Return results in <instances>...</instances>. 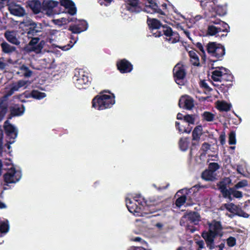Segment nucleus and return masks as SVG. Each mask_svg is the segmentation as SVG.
Segmentation results:
<instances>
[{
    "label": "nucleus",
    "mask_w": 250,
    "mask_h": 250,
    "mask_svg": "<svg viewBox=\"0 0 250 250\" xmlns=\"http://www.w3.org/2000/svg\"><path fill=\"white\" fill-rule=\"evenodd\" d=\"M210 145L208 143L204 142L202 144L200 149V150L202 151L201 156H205L207 154L208 151L210 149Z\"/></svg>",
    "instance_id": "79ce46f5"
},
{
    "label": "nucleus",
    "mask_w": 250,
    "mask_h": 250,
    "mask_svg": "<svg viewBox=\"0 0 250 250\" xmlns=\"http://www.w3.org/2000/svg\"><path fill=\"white\" fill-rule=\"evenodd\" d=\"M202 117L204 120L208 122H211L214 119V115L208 111H205L202 114Z\"/></svg>",
    "instance_id": "a19ab883"
},
{
    "label": "nucleus",
    "mask_w": 250,
    "mask_h": 250,
    "mask_svg": "<svg viewBox=\"0 0 250 250\" xmlns=\"http://www.w3.org/2000/svg\"><path fill=\"white\" fill-rule=\"evenodd\" d=\"M8 111V102L0 99V123L3 120Z\"/></svg>",
    "instance_id": "cd10ccee"
},
{
    "label": "nucleus",
    "mask_w": 250,
    "mask_h": 250,
    "mask_svg": "<svg viewBox=\"0 0 250 250\" xmlns=\"http://www.w3.org/2000/svg\"><path fill=\"white\" fill-rule=\"evenodd\" d=\"M235 215L244 218H248L249 216V214L245 212L239 206L237 207V209H236Z\"/></svg>",
    "instance_id": "8fccbe9b"
},
{
    "label": "nucleus",
    "mask_w": 250,
    "mask_h": 250,
    "mask_svg": "<svg viewBox=\"0 0 250 250\" xmlns=\"http://www.w3.org/2000/svg\"><path fill=\"white\" fill-rule=\"evenodd\" d=\"M117 69L121 73H127L130 72L133 68L131 63L125 59L118 61L116 62Z\"/></svg>",
    "instance_id": "4468645a"
},
{
    "label": "nucleus",
    "mask_w": 250,
    "mask_h": 250,
    "mask_svg": "<svg viewBox=\"0 0 250 250\" xmlns=\"http://www.w3.org/2000/svg\"><path fill=\"white\" fill-rule=\"evenodd\" d=\"M231 105L226 102H222L218 105V108L221 111H228Z\"/></svg>",
    "instance_id": "de8ad7c7"
},
{
    "label": "nucleus",
    "mask_w": 250,
    "mask_h": 250,
    "mask_svg": "<svg viewBox=\"0 0 250 250\" xmlns=\"http://www.w3.org/2000/svg\"><path fill=\"white\" fill-rule=\"evenodd\" d=\"M210 23L216 25H209L207 28V34L210 36L216 35L217 33L223 32L228 33L229 32L230 27L228 23L221 21L220 19H214L211 20Z\"/></svg>",
    "instance_id": "20e7f679"
},
{
    "label": "nucleus",
    "mask_w": 250,
    "mask_h": 250,
    "mask_svg": "<svg viewBox=\"0 0 250 250\" xmlns=\"http://www.w3.org/2000/svg\"><path fill=\"white\" fill-rule=\"evenodd\" d=\"M187 200V196L183 195L178 197L175 201V205L177 207L180 208L185 203Z\"/></svg>",
    "instance_id": "58836bf2"
},
{
    "label": "nucleus",
    "mask_w": 250,
    "mask_h": 250,
    "mask_svg": "<svg viewBox=\"0 0 250 250\" xmlns=\"http://www.w3.org/2000/svg\"><path fill=\"white\" fill-rule=\"evenodd\" d=\"M158 203L157 200L151 198L147 200L144 199L143 202H141V204L143 207L144 211L147 212L146 215V218H150L151 216H147V215L156 212L159 210V207H157Z\"/></svg>",
    "instance_id": "0eeeda50"
},
{
    "label": "nucleus",
    "mask_w": 250,
    "mask_h": 250,
    "mask_svg": "<svg viewBox=\"0 0 250 250\" xmlns=\"http://www.w3.org/2000/svg\"><path fill=\"white\" fill-rule=\"evenodd\" d=\"M201 177L207 181H213L215 179L214 173L208 169H206L202 173Z\"/></svg>",
    "instance_id": "7c9ffc66"
},
{
    "label": "nucleus",
    "mask_w": 250,
    "mask_h": 250,
    "mask_svg": "<svg viewBox=\"0 0 250 250\" xmlns=\"http://www.w3.org/2000/svg\"><path fill=\"white\" fill-rule=\"evenodd\" d=\"M73 79L75 86L79 89H82L83 85L90 83L91 79L84 71H81L78 75H75Z\"/></svg>",
    "instance_id": "ddd939ff"
},
{
    "label": "nucleus",
    "mask_w": 250,
    "mask_h": 250,
    "mask_svg": "<svg viewBox=\"0 0 250 250\" xmlns=\"http://www.w3.org/2000/svg\"><path fill=\"white\" fill-rule=\"evenodd\" d=\"M4 36L6 40L15 45H19L20 42L17 37V33L15 31L7 30L4 34Z\"/></svg>",
    "instance_id": "b1692460"
},
{
    "label": "nucleus",
    "mask_w": 250,
    "mask_h": 250,
    "mask_svg": "<svg viewBox=\"0 0 250 250\" xmlns=\"http://www.w3.org/2000/svg\"><path fill=\"white\" fill-rule=\"evenodd\" d=\"M126 9L132 13H139L142 11L139 0H125Z\"/></svg>",
    "instance_id": "aec40b11"
},
{
    "label": "nucleus",
    "mask_w": 250,
    "mask_h": 250,
    "mask_svg": "<svg viewBox=\"0 0 250 250\" xmlns=\"http://www.w3.org/2000/svg\"><path fill=\"white\" fill-rule=\"evenodd\" d=\"M208 225L209 227L208 231H211L213 234L217 236L222 235L221 234H220V232L223 229V227L220 221L213 220L212 223H208Z\"/></svg>",
    "instance_id": "5701e85b"
},
{
    "label": "nucleus",
    "mask_w": 250,
    "mask_h": 250,
    "mask_svg": "<svg viewBox=\"0 0 250 250\" xmlns=\"http://www.w3.org/2000/svg\"><path fill=\"white\" fill-rule=\"evenodd\" d=\"M219 140L222 145H224L226 142V136L224 132H222L219 138Z\"/></svg>",
    "instance_id": "680f3d73"
},
{
    "label": "nucleus",
    "mask_w": 250,
    "mask_h": 250,
    "mask_svg": "<svg viewBox=\"0 0 250 250\" xmlns=\"http://www.w3.org/2000/svg\"><path fill=\"white\" fill-rule=\"evenodd\" d=\"M162 30L158 32H153L155 37L164 36L165 41L169 43H175L179 42L180 35L176 31H173L171 27L167 24H164Z\"/></svg>",
    "instance_id": "f03ea898"
},
{
    "label": "nucleus",
    "mask_w": 250,
    "mask_h": 250,
    "mask_svg": "<svg viewBox=\"0 0 250 250\" xmlns=\"http://www.w3.org/2000/svg\"><path fill=\"white\" fill-rule=\"evenodd\" d=\"M146 23L149 29L153 32H158L162 30L164 26L161 21L157 19L147 18Z\"/></svg>",
    "instance_id": "dca6fc26"
},
{
    "label": "nucleus",
    "mask_w": 250,
    "mask_h": 250,
    "mask_svg": "<svg viewBox=\"0 0 250 250\" xmlns=\"http://www.w3.org/2000/svg\"><path fill=\"white\" fill-rule=\"evenodd\" d=\"M31 96H32V98L34 99L41 100L46 97V94L37 90H33L31 91Z\"/></svg>",
    "instance_id": "c9c22d12"
},
{
    "label": "nucleus",
    "mask_w": 250,
    "mask_h": 250,
    "mask_svg": "<svg viewBox=\"0 0 250 250\" xmlns=\"http://www.w3.org/2000/svg\"><path fill=\"white\" fill-rule=\"evenodd\" d=\"M236 135L234 131H232L229 134V144L230 145H235L236 144Z\"/></svg>",
    "instance_id": "3c124183"
},
{
    "label": "nucleus",
    "mask_w": 250,
    "mask_h": 250,
    "mask_svg": "<svg viewBox=\"0 0 250 250\" xmlns=\"http://www.w3.org/2000/svg\"><path fill=\"white\" fill-rule=\"evenodd\" d=\"M28 5L35 14H39L41 11V3L39 0L29 1Z\"/></svg>",
    "instance_id": "bb28decb"
},
{
    "label": "nucleus",
    "mask_w": 250,
    "mask_h": 250,
    "mask_svg": "<svg viewBox=\"0 0 250 250\" xmlns=\"http://www.w3.org/2000/svg\"><path fill=\"white\" fill-rule=\"evenodd\" d=\"M236 239L232 236H230L227 239V245L229 247H232L236 245Z\"/></svg>",
    "instance_id": "5fc2aeb1"
},
{
    "label": "nucleus",
    "mask_w": 250,
    "mask_h": 250,
    "mask_svg": "<svg viewBox=\"0 0 250 250\" xmlns=\"http://www.w3.org/2000/svg\"><path fill=\"white\" fill-rule=\"evenodd\" d=\"M202 126L201 125H197L194 128L192 133V147L198 146L199 145V142L200 140V137L202 135Z\"/></svg>",
    "instance_id": "412c9836"
},
{
    "label": "nucleus",
    "mask_w": 250,
    "mask_h": 250,
    "mask_svg": "<svg viewBox=\"0 0 250 250\" xmlns=\"http://www.w3.org/2000/svg\"><path fill=\"white\" fill-rule=\"evenodd\" d=\"M189 142L188 138H181L179 142V146L182 151H186L188 148Z\"/></svg>",
    "instance_id": "f704fd0d"
},
{
    "label": "nucleus",
    "mask_w": 250,
    "mask_h": 250,
    "mask_svg": "<svg viewBox=\"0 0 250 250\" xmlns=\"http://www.w3.org/2000/svg\"><path fill=\"white\" fill-rule=\"evenodd\" d=\"M231 183V180L229 178H225L223 180L220 181L217 184V187L219 190H222L227 189V187Z\"/></svg>",
    "instance_id": "72a5a7b5"
},
{
    "label": "nucleus",
    "mask_w": 250,
    "mask_h": 250,
    "mask_svg": "<svg viewBox=\"0 0 250 250\" xmlns=\"http://www.w3.org/2000/svg\"><path fill=\"white\" fill-rule=\"evenodd\" d=\"M249 185L248 181L246 179H243L239 182H238L236 184H235L234 187L235 188H241L244 187H248Z\"/></svg>",
    "instance_id": "49530a36"
},
{
    "label": "nucleus",
    "mask_w": 250,
    "mask_h": 250,
    "mask_svg": "<svg viewBox=\"0 0 250 250\" xmlns=\"http://www.w3.org/2000/svg\"><path fill=\"white\" fill-rule=\"evenodd\" d=\"M173 74L176 83L180 85H183V80L187 74L185 66L181 63H178L173 68Z\"/></svg>",
    "instance_id": "423d86ee"
},
{
    "label": "nucleus",
    "mask_w": 250,
    "mask_h": 250,
    "mask_svg": "<svg viewBox=\"0 0 250 250\" xmlns=\"http://www.w3.org/2000/svg\"><path fill=\"white\" fill-rule=\"evenodd\" d=\"M9 109L10 113L8 115L7 120L12 119L14 117L22 115L25 111V107L23 104L21 107H19L18 104H15V106H10Z\"/></svg>",
    "instance_id": "6ab92c4d"
},
{
    "label": "nucleus",
    "mask_w": 250,
    "mask_h": 250,
    "mask_svg": "<svg viewBox=\"0 0 250 250\" xmlns=\"http://www.w3.org/2000/svg\"><path fill=\"white\" fill-rule=\"evenodd\" d=\"M220 69H223L222 78L220 82L232 83L233 75L229 73V71L223 67H219Z\"/></svg>",
    "instance_id": "a878e982"
},
{
    "label": "nucleus",
    "mask_w": 250,
    "mask_h": 250,
    "mask_svg": "<svg viewBox=\"0 0 250 250\" xmlns=\"http://www.w3.org/2000/svg\"><path fill=\"white\" fill-rule=\"evenodd\" d=\"M8 10L10 13L13 15L18 17H23L25 15L24 9L19 4L14 2H11L8 4Z\"/></svg>",
    "instance_id": "f3484780"
},
{
    "label": "nucleus",
    "mask_w": 250,
    "mask_h": 250,
    "mask_svg": "<svg viewBox=\"0 0 250 250\" xmlns=\"http://www.w3.org/2000/svg\"><path fill=\"white\" fill-rule=\"evenodd\" d=\"M45 42L41 40L39 37L31 38L26 46L27 50L29 52H34L37 54L41 52Z\"/></svg>",
    "instance_id": "1a4fd4ad"
},
{
    "label": "nucleus",
    "mask_w": 250,
    "mask_h": 250,
    "mask_svg": "<svg viewBox=\"0 0 250 250\" xmlns=\"http://www.w3.org/2000/svg\"><path fill=\"white\" fill-rule=\"evenodd\" d=\"M161 7L162 9L159 8L157 4L153 0H146L144 11L148 13H157L161 15H166L164 10L167 9V4L165 3H163Z\"/></svg>",
    "instance_id": "39448f33"
},
{
    "label": "nucleus",
    "mask_w": 250,
    "mask_h": 250,
    "mask_svg": "<svg viewBox=\"0 0 250 250\" xmlns=\"http://www.w3.org/2000/svg\"><path fill=\"white\" fill-rule=\"evenodd\" d=\"M224 206L225 208L229 212L233 213L234 214L236 211V209H237L238 207V206L235 205L234 204L232 203L229 204H225L224 205Z\"/></svg>",
    "instance_id": "4c0bfd02"
},
{
    "label": "nucleus",
    "mask_w": 250,
    "mask_h": 250,
    "mask_svg": "<svg viewBox=\"0 0 250 250\" xmlns=\"http://www.w3.org/2000/svg\"><path fill=\"white\" fill-rule=\"evenodd\" d=\"M184 121L188 123V125L186 127L184 125H180L178 122H175L176 128L181 133H190L192 129V127L190 125H194L195 118L194 115L187 114L184 116Z\"/></svg>",
    "instance_id": "6e6552de"
},
{
    "label": "nucleus",
    "mask_w": 250,
    "mask_h": 250,
    "mask_svg": "<svg viewBox=\"0 0 250 250\" xmlns=\"http://www.w3.org/2000/svg\"><path fill=\"white\" fill-rule=\"evenodd\" d=\"M126 206L129 211L137 216H146L147 214L143 209V207L138 206L130 199L126 198Z\"/></svg>",
    "instance_id": "f8f14e48"
},
{
    "label": "nucleus",
    "mask_w": 250,
    "mask_h": 250,
    "mask_svg": "<svg viewBox=\"0 0 250 250\" xmlns=\"http://www.w3.org/2000/svg\"><path fill=\"white\" fill-rule=\"evenodd\" d=\"M218 69H216L212 72L211 79L214 82H221L222 78V75L223 72V69H220L219 67Z\"/></svg>",
    "instance_id": "473e14b6"
},
{
    "label": "nucleus",
    "mask_w": 250,
    "mask_h": 250,
    "mask_svg": "<svg viewBox=\"0 0 250 250\" xmlns=\"http://www.w3.org/2000/svg\"><path fill=\"white\" fill-rule=\"evenodd\" d=\"M201 235L205 240L207 246L209 250H212L215 248L214 239L217 235L209 231H203Z\"/></svg>",
    "instance_id": "a211bd4d"
},
{
    "label": "nucleus",
    "mask_w": 250,
    "mask_h": 250,
    "mask_svg": "<svg viewBox=\"0 0 250 250\" xmlns=\"http://www.w3.org/2000/svg\"><path fill=\"white\" fill-rule=\"evenodd\" d=\"M187 218L190 222L196 224V222H198L200 220V216L196 212H190L188 213Z\"/></svg>",
    "instance_id": "2f4dec72"
},
{
    "label": "nucleus",
    "mask_w": 250,
    "mask_h": 250,
    "mask_svg": "<svg viewBox=\"0 0 250 250\" xmlns=\"http://www.w3.org/2000/svg\"><path fill=\"white\" fill-rule=\"evenodd\" d=\"M128 250H146V249L142 246H141V247L132 246V247H130Z\"/></svg>",
    "instance_id": "774afa93"
},
{
    "label": "nucleus",
    "mask_w": 250,
    "mask_h": 250,
    "mask_svg": "<svg viewBox=\"0 0 250 250\" xmlns=\"http://www.w3.org/2000/svg\"><path fill=\"white\" fill-rule=\"evenodd\" d=\"M78 26H80L81 29L84 28L83 31H85L87 29L88 24L85 21L81 20L79 21V23L77 24Z\"/></svg>",
    "instance_id": "13d9d810"
},
{
    "label": "nucleus",
    "mask_w": 250,
    "mask_h": 250,
    "mask_svg": "<svg viewBox=\"0 0 250 250\" xmlns=\"http://www.w3.org/2000/svg\"><path fill=\"white\" fill-rule=\"evenodd\" d=\"M15 91H14L11 88L9 90H8L6 93L1 98H0V100H2L5 102H7V98L8 97L11 96L13 94Z\"/></svg>",
    "instance_id": "4d7b16f0"
},
{
    "label": "nucleus",
    "mask_w": 250,
    "mask_h": 250,
    "mask_svg": "<svg viewBox=\"0 0 250 250\" xmlns=\"http://www.w3.org/2000/svg\"><path fill=\"white\" fill-rule=\"evenodd\" d=\"M17 83L18 85V86L20 88L23 87L27 84V82L24 80H20L17 82Z\"/></svg>",
    "instance_id": "0e129e2a"
},
{
    "label": "nucleus",
    "mask_w": 250,
    "mask_h": 250,
    "mask_svg": "<svg viewBox=\"0 0 250 250\" xmlns=\"http://www.w3.org/2000/svg\"><path fill=\"white\" fill-rule=\"evenodd\" d=\"M200 86L201 87L205 88L207 90L210 91L211 90L205 80L201 81Z\"/></svg>",
    "instance_id": "052dcab7"
},
{
    "label": "nucleus",
    "mask_w": 250,
    "mask_h": 250,
    "mask_svg": "<svg viewBox=\"0 0 250 250\" xmlns=\"http://www.w3.org/2000/svg\"><path fill=\"white\" fill-rule=\"evenodd\" d=\"M133 240L135 242H140L142 245H146L147 246L146 242L139 237H135Z\"/></svg>",
    "instance_id": "338daca9"
},
{
    "label": "nucleus",
    "mask_w": 250,
    "mask_h": 250,
    "mask_svg": "<svg viewBox=\"0 0 250 250\" xmlns=\"http://www.w3.org/2000/svg\"><path fill=\"white\" fill-rule=\"evenodd\" d=\"M3 128L6 135L7 140L10 144H13L15 142V139L18 135V130L12 125L8 120H6L4 123Z\"/></svg>",
    "instance_id": "9d476101"
},
{
    "label": "nucleus",
    "mask_w": 250,
    "mask_h": 250,
    "mask_svg": "<svg viewBox=\"0 0 250 250\" xmlns=\"http://www.w3.org/2000/svg\"><path fill=\"white\" fill-rule=\"evenodd\" d=\"M206 49L207 52L210 56L215 57L216 60H210L211 62H216L218 61L222 60V58L225 54V47L221 44L217 43L216 42H209Z\"/></svg>",
    "instance_id": "7ed1b4c3"
},
{
    "label": "nucleus",
    "mask_w": 250,
    "mask_h": 250,
    "mask_svg": "<svg viewBox=\"0 0 250 250\" xmlns=\"http://www.w3.org/2000/svg\"><path fill=\"white\" fill-rule=\"evenodd\" d=\"M196 243L199 247L198 249H202L204 248L205 244H204V242L203 240H201L197 241L196 242Z\"/></svg>",
    "instance_id": "69168bd1"
},
{
    "label": "nucleus",
    "mask_w": 250,
    "mask_h": 250,
    "mask_svg": "<svg viewBox=\"0 0 250 250\" xmlns=\"http://www.w3.org/2000/svg\"><path fill=\"white\" fill-rule=\"evenodd\" d=\"M30 27H29L27 31L28 36H34L36 35L37 33L40 32L42 30V24L39 22H31L29 24Z\"/></svg>",
    "instance_id": "393cba45"
},
{
    "label": "nucleus",
    "mask_w": 250,
    "mask_h": 250,
    "mask_svg": "<svg viewBox=\"0 0 250 250\" xmlns=\"http://www.w3.org/2000/svg\"><path fill=\"white\" fill-rule=\"evenodd\" d=\"M115 95L109 90H104L92 100V107L99 110L111 108L115 103Z\"/></svg>",
    "instance_id": "f257e3e1"
},
{
    "label": "nucleus",
    "mask_w": 250,
    "mask_h": 250,
    "mask_svg": "<svg viewBox=\"0 0 250 250\" xmlns=\"http://www.w3.org/2000/svg\"><path fill=\"white\" fill-rule=\"evenodd\" d=\"M61 5L63 6L67 12L71 15H74L76 13L77 9L74 2L71 0H62Z\"/></svg>",
    "instance_id": "4be33fe9"
},
{
    "label": "nucleus",
    "mask_w": 250,
    "mask_h": 250,
    "mask_svg": "<svg viewBox=\"0 0 250 250\" xmlns=\"http://www.w3.org/2000/svg\"><path fill=\"white\" fill-rule=\"evenodd\" d=\"M58 2L53 0H49L45 4V7L48 9H52L56 7Z\"/></svg>",
    "instance_id": "6e6d98bb"
},
{
    "label": "nucleus",
    "mask_w": 250,
    "mask_h": 250,
    "mask_svg": "<svg viewBox=\"0 0 250 250\" xmlns=\"http://www.w3.org/2000/svg\"><path fill=\"white\" fill-rule=\"evenodd\" d=\"M220 168V166L217 163L212 162L209 163L208 169L214 173L215 171Z\"/></svg>",
    "instance_id": "603ef678"
},
{
    "label": "nucleus",
    "mask_w": 250,
    "mask_h": 250,
    "mask_svg": "<svg viewBox=\"0 0 250 250\" xmlns=\"http://www.w3.org/2000/svg\"><path fill=\"white\" fill-rule=\"evenodd\" d=\"M21 177V172L17 170L13 165L3 175L4 180L7 184L16 183L20 180Z\"/></svg>",
    "instance_id": "9b49d317"
},
{
    "label": "nucleus",
    "mask_w": 250,
    "mask_h": 250,
    "mask_svg": "<svg viewBox=\"0 0 250 250\" xmlns=\"http://www.w3.org/2000/svg\"><path fill=\"white\" fill-rule=\"evenodd\" d=\"M237 189L238 188H234V186L232 188H230L231 195H233V197L240 199L243 197V193L242 192L237 190Z\"/></svg>",
    "instance_id": "ea45409f"
},
{
    "label": "nucleus",
    "mask_w": 250,
    "mask_h": 250,
    "mask_svg": "<svg viewBox=\"0 0 250 250\" xmlns=\"http://www.w3.org/2000/svg\"><path fill=\"white\" fill-rule=\"evenodd\" d=\"M217 14L219 16H224L226 14V9L223 6L220 5H217L214 8Z\"/></svg>",
    "instance_id": "a18cd8bd"
},
{
    "label": "nucleus",
    "mask_w": 250,
    "mask_h": 250,
    "mask_svg": "<svg viewBox=\"0 0 250 250\" xmlns=\"http://www.w3.org/2000/svg\"><path fill=\"white\" fill-rule=\"evenodd\" d=\"M21 70L23 71V75L25 77H30L32 74V71L26 66H22L21 67Z\"/></svg>",
    "instance_id": "864d4df0"
},
{
    "label": "nucleus",
    "mask_w": 250,
    "mask_h": 250,
    "mask_svg": "<svg viewBox=\"0 0 250 250\" xmlns=\"http://www.w3.org/2000/svg\"><path fill=\"white\" fill-rule=\"evenodd\" d=\"M3 131L0 128V154L1 155L3 151Z\"/></svg>",
    "instance_id": "bf43d9fd"
},
{
    "label": "nucleus",
    "mask_w": 250,
    "mask_h": 250,
    "mask_svg": "<svg viewBox=\"0 0 250 250\" xmlns=\"http://www.w3.org/2000/svg\"><path fill=\"white\" fill-rule=\"evenodd\" d=\"M220 192H221L224 198H228L230 201L232 200L231 192L230 190V188H229V189H225L222 190H220Z\"/></svg>",
    "instance_id": "09e8293b"
},
{
    "label": "nucleus",
    "mask_w": 250,
    "mask_h": 250,
    "mask_svg": "<svg viewBox=\"0 0 250 250\" xmlns=\"http://www.w3.org/2000/svg\"><path fill=\"white\" fill-rule=\"evenodd\" d=\"M74 44H71L70 43L67 44L66 45L62 46L61 47H60L59 48H61L62 50L63 51H67L70 49L73 46Z\"/></svg>",
    "instance_id": "e2e57ef3"
},
{
    "label": "nucleus",
    "mask_w": 250,
    "mask_h": 250,
    "mask_svg": "<svg viewBox=\"0 0 250 250\" xmlns=\"http://www.w3.org/2000/svg\"><path fill=\"white\" fill-rule=\"evenodd\" d=\"M178 105L180 108L191 110L194 106V100L189 96H183L179 100Z\"/></svg>",
    "instance_id": "2eb2a0df"
},
{
    "label": "nucleus",
    "mask_w": 250,
    "mask_h": 250,
    "mask_svg": "<svg viewBox=\"0 0 250 250\" xmlns=\"http://www.w3.org/2000/svg\"><path fill=\"white\" fill-rule=\"evenodd\" d=\"M0 45L2 52L5 54H10L16 50L15 46L10 45L5 41L2 42Z\"/></svg>",
    "instance_id": "c85d7f7f"
},
{
    "label": "nucleus",
    "mask_w": 250,
    "mask_h": 250,
    "mask_svg": "<svg viewBox=\"0 0 250 250\" xmlns=\"http://www.w3.org/2000/svg\"><path fill=\"white\" fill-rule=\"evenodd\" d=\"M83 29H81L80 26L77 25H71L69 27L68 30L71 31L73 33L79 34L83 31Z\"/></svg>",
    "instance_id": "c03bdc74"
},
{
    "label": "nucleus",
    "mask_w": 250,
    "mask_h": 250,
    "mask_svg": "<svg viewBox=\"0 0 250 250\" xmlns=\"http://www.w3.org/2000/svg\"><path fill=\"white\" fill-rule=\"evenodd\" d=\"M196 47L201 52L200 54L201 59L204 62H205L206 60V53L204 48L201 42H198L195 44Z\"/></svg>",
    "instance_id": "e433bc0d"
},
{
    "label": "nucleus",
    "mask_w": 250,
    "mask_h": 250,
    "mask_svg": "<svg viewBox=\"0 0 250 250\" xmlns=\"http://www.w3.org/2000/svg\"><path fill=\"white\" fill-rule=\"evenodd\" d=\"M190 57V61L191 64L196 66H199L200 65L199 58L195 51L191 50L188 52Z\"/></svg>",
    "instance_id": "c756f323"
},
{
    "label": "nucleus",
    "mask_w": 250,
    "mask_h": 250,
    "mask_svg": "<svg viewBox=\"0 0 250 250\" xmlns=\"http://www.w3.org/2000/svg\"><path fill=\"white\" fill-rule=\"evenodd\" d=\"M216 86H218V89L222 92H225L232 86V83H223L221 84Z\"/></svg>",
    "instance_id": "37998d69"
}]
</instances>
